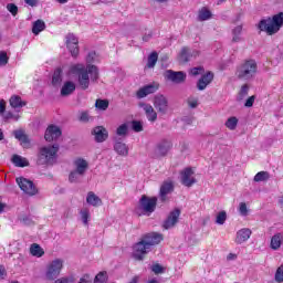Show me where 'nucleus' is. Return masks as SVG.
<instances>
[{"label": "nucleus", "instance_id": "nucleus-1", "mask_svg": "<svg viewBox=\"0 0 283 283\" xmlns=\"http://www.w3.org/2000/svg\"><path fill=\"white\" fill-rule=\"evenodd\" d=\"M85 64H73L70 66V74L76 76L78 87L82 90H88L90 83H96L98 81V67L92 63H96V52L91 51L86 56Z\"/></svg>", "mask_w": 283, "mask_h": 283}, {"label": "nucleus", "instance_id": "nucleus-2", "mask_svg": "<svg viewBox=\"0 0 283 283\" xmlns=\"http://www.w3.org/2000/svg\"><path fill=\"white\" fill-rule=\"evenodd\" d=\"M163 240V234L158 232L145 234L142 240L133 247V258L139 261L145 260V255L149 253L151 247L160 244Z\"/></svg>", "mask_w": 283, "mask_h": 283}, {"label": "nucleus", "instance_id": "nucleus-3", "mask_svg": "<svg viewBox=\"0 0 283 283\" xmlns=\"http://www.w3.org/2000/svg\"><path fill=\"white\" fill-rule=\"evenodd\" d=\"M283 25V12L274 14L272 18L263 19L259 22V30L266 32L269 36L277 34Z\"/></svg>", "mask_w": 283, "mask_h": 283}, {"label": "nucleus", "instance_id": "nucleus-4", "mask_svg": "<svg viewBox=\"0 0 283 283\" xmlns=\"http://www.w3.org/2000/svg\"><path fill=\"white\" fill-rule=\"evenodd\" d=\"M258 74V62L255 60H245L238 65L235 76L240 81H251Z\"/></svg>", "mask_w": 283, "mask_h": 283}, {"label": "nucleus", "instance_id": "nucleus-5", "mask_svg": "<svg viewBox=\"0 0 283 283\" xmlns=\"http://www.w3.org/2000/svg\"><path fill=\"white\" fill-rule=\"evenodd\" d=\"M56 154H59V145L42 147L38 156V165H54Z\"/></svg>", "mask_w": 283, "mask_h": 283}, {"label": "nucleus", "instance_id": "nucleus-6", "mask_svg": "<svg viewBox=\"0 0 283 283\" xmlns=\"http://www.w3.org/2000/svg\"><path fill=\"white\" fill-rule=\"evenodd\" d=\"M65 264V260L63 259H54L46 264L44 277L50 282L56 280L61 272L63 271V266Z\"/></svg>", "mask_w": 283, "mask_h": 283}, {"label": "nucleus", "instance_id": "nucleus-7", "mask_svg": "<svg viewBox=\"0 0 283 283\" xmlns=\"http://www.w3.org/2000/svg\"><path fill=\"white\" fill-rule=\"evenodd\" d=\"M15 182L20 187L21 191H23V193H27V196H36L39 193V189L34 185V182L30 179L18 177L15 179Z\"/></svg>", "mask_w": 283, "mask_h": 283}, {"label": "nucleus", "instance_id": "nucleus-8", "mask_svg": "<svg viewBox=\"0 0 283 283\" xmlns=\"http://www.w3.org/2000/svg\"><path fill=\"white\" fill-rule=\"evenodd\" d=\"M153 105L161 116H165L169 112V99L163 94L155 95Z\"/></svg>", "mask_w": 283, "mask_h": 283}, {"label": "nucleus", "instance_id": "nucleus-9", "mask_svg": "<svg viewBox=\"0 0 283 283\" xmlns=\"http://www.w3.org/2000/svg\"><path fill=\"white\" fill-rule=\"evenodd\" d=\"M158 202V199L156 197H147L143 196L139 200V207L144 211V213H147L149 216L150 213H154L156 211V205Z\"/></svg>", "mask_w": 283, "mask_h": 283}, {"label": "nucleus", "instance_id": "nucleus-10", "mask_svg": "<svg viewBox=\"0 0 283 283\" xmlns=\"http://www.w3.org/2000/svg\"><path fill=\"white\" fill-rule=\"evenodd\" d=\"M180 182L184 187H193L196 185V177H193V169L186 168L180 172Z\"/></svg>", "mask_w": 283, "mask_h": 283}, {"label": "nucleus", "instance_id": "nucleus-11", "mask_svg": "<svg viewBox=\"0 0 283 283\" xmlns=\"http://www.w3.org/2000/svg\"><path fill=\"white\" fill-rule=\"evenodd\" d=\"M66 48L70 51L71 56L76 59V56H78V38L72 33H69L66 35Z\"/></svg>", "mask_w": 283, "mask_h": 283}, {"label": "nucleus", "instance_id": "nucleus-12", "mask_svg": "<svg viewBox=\"0 0 283 283\" xmlns=\"http://www.w3.org/2000/svg\"><path fill=\"white\" fill-rule=\"evenodd\" d=\"M165 78H167L168 81H171L172 83H185V78H187V74H185V72L182 71H172V70H168L165 72L164 74Z\"/></svg>", "mask_w": 283, "mask_h": 283}, {"label": "nucleus", "instance_id": "nucleus-13", "mask_svg": "<svg viewBox=\"0 0 283 283\" xmlns=\"http://www.w3.org/2000/svg\"><path fill=\"white\" fill-rule=\"evenodd\" d=\"M180 218V209L172 210L168 218L164 221V229H174L178 224V219Z\"/></svg>", "mask_w": 283, "mask_h": 283}, {"label": "nucleus", "instance_id": "nucleus-14", "mask_svg": "<svg viewBox=\"0 0 283 283\" xmlns=\"http://www.w3.org/2000/svg\"><path fill=\"white\" fill-rule=\"evenodd\" d=\"M196 56H200V51L191 50L187 46L182 48L179 54L181 63H189V61H191V59H196Z\"/></svg>", "mask_w": 283, "mask_h": 283}, {"label": "nucleus", "instance_id": "nucleus-15", "mask_svg": "<svg viewBox=\"0 0 283 283\" xmlns=\"http://www.w3.org/2000/svg\"><path fill=\"white\" fill-rule=\"evenodd\" d=\"M61 134L62 132L59 126L50 125L45 130L44 138L48 140V143H52V140L60 138Z\"/></svg>", "mask_w": 283, "mask_h": 283}, {"label": "nucleus", "instance_id": "nucleus-16", "mask_svg": "<svg viewBox=\"0 0 283 283\" xmlns=\"http://www.w3.org/2000/svg\"><path fill=\"white\" fill-rule=\"evenodd\" d=\"M171 147H174V145L171 144V142L169 140H163L160 142L156 149H155V154L157 156V158H163L165 157L167 154H169V150L171 149Z\"/></svg>", "mask_w": 283, "mask_h": 283}, {"label": "nucleus", "instance_id": "nucleus-17", "mask_svg": "<svg viewBox=\"0 0 283 283\" xmlns=\"http://www.w3.org/2000/svg\"><path fill=\"white\" fill-rule=\"evenodd\" d=\"M92 134L95 137L96 143H105V140H107V138L109 137L107 128L103 126H96L93 129Z\"/></svg>", "mask_w": 283, "mask_h": 283}, {"label": "nucleus", "instance_id": "nucleus-18", "mask_svg": "<svg viewBox=\"0 0 283 283\" xmlns=\"http://www.w3.org/2000/svg\"><path fill=\"white\" fill-rule=\"evenodd\" d=\"M140 107L145 112V115L149 123H156V120H158V113H156V109H154V106H151V104L143 103L140 104Z\"/></svg>", "mask_w": 283, "mask_h": 283}, {"label": "nucleus", "instance_id": "nucleus-19", "mask_svg": "<svg viewBox=\"0 0 283 283\" xmlns=\"http://www.w3.org/2000/svg\"><path fill=\"white\" fill-rule=\"evenodd\" d=\"M155 92H158V84H148L139 88L136 96L137 98H145L146 96H149V94H155Z\"/></svg>", "mask_w": 283, "mask_h": 283}, {"label": "nucleus", "instance_id": "nucleus-20", "mask_svg": "<svg viewBox=\"0 0 283 283\" xmlns=\"http://www.w3.org/2000/svg\"><path fill=\"white\" fill-rule=\"evenodd\" d=\"M174 192V182L171 181H165L161 187H160V200L161 202H166L167 201V196H169V193Z\"/></svg>", "mask_w": 283, "mask_h": 283}, {"label": "nucleus", "instance_id": "nucleus-21", "mask_svg": "<svg viewBox=\"0 0 283 283\" xmlns=\"http://www.w3.org/2000/svg\"><path fill=\"white\" fill-rule=\"evenodd\" d=\"M251 233H253V232L249 228H243V229L239 230L237 232L235 243L244 244V242H247L251 238Z\"/></svg>", "mask_w": 283, "mask_h": 283}, {"label": "nucleus", "instance_id": "nucleus-22", "mask_svg": "<svg viewBox=\"0 0 283 283\" xmlns=\"http://www.w3.org/2000/svg\"><path fill=\"white\" fill-rule=\"evenodd\" d=\"M74 92H76V84L72 81H66L62 85L60 94L61 96H72Z\"/></svg>", "mask_w": 283, "mask_h": 283}, {"label": "nucleus", "instance_id": "nucleus-23", "mask_svg": "<svg viewBox=\"0 0 283 283\" xmlns=\"http://www.w3.org/2000/svg\"><path fill=\"white\" fill-rule=\"evenodd\" d=\"M74 167H75L74 169L75 171L85 176L87 169L90 168V164L87 163V160L83 158H77L74 160Z\"/></svg>", "mask_w": 283, "mask_h": 283}, {"label": "nucleus", "instance_id": "nucleus-24", "mask_svg": "<svg viewBox=\"0 0 283 283\" xmlns=\"http://www.w3.org/2000/svg\"><path fill=\"white\" fill-rule=\"evenodd\" d=\"M211 81H213V73L208 72L207 74H205L197 83V87L200 92H202V90H207V85H209L211 83Z\"/></svg>", "mask_w": 283, "mask_h": 283}, {"label": "nucleus", "instance_id": "nucleus-25", "mask_svg": "<svg viewBox=\"0 0 283 283\" xmlns=\"http://www.w3.org/2000/svg\"><path fill=\"white\" fill-rule=\"evenodd\" d=\"M114 150L118 156H128L129 148L127 147V144L118 142V138L115 137V144H114Z\"/></svg>", "mask_w": 283, "mask_h": 283}, {"label": "nucleus", "instance_id": "nucleus-26", "mask_svg": "<svg viewBox=\"0 0 283 283\" xmlns=\"http://www.w3.org/2000/svg\"><path fill=\"white\" fill-rule=\"evenodd\" d=\"M282 242H283V233L279 232L272 237L270 247L273 251H277V249L282 247Z\"/></svg>", "mask_w": 283, "mask_h": 283}, {"label": "nucleus", "instance_id": "nucleus-27", "mask_svg": "<svg viewBox=\"0 0 283 283\" xmlns=\"http://www.w3.org/2000/svg\"><path fill=\"white\" fill-rule=\"evenodd\" d=\"M86 202L87 205H91V207H101L103 205V200H101L93 191L87 193Z\"/></svg>", "mask_w": 283, "mask_h": 283}, {"label": "nucleus", "instance_id": "nucleus-28", "mask_svg": "<svg viewBox=\"0 0 283 283\" xmlns=\"http://www.w3.org/2000/svg\"><path fill=\"white\" fill-rule=\"evenodd\" d=\"M9 103L11 105V107H13V109H19L21 107H25L28 105V103L23 102V99H21V96L19 95H13L10 97Z\"/></svg>", "mask_w": 283, "mask_h": 283}, {"label": "nucleus", "instance_id": "nucleus-29", "mask_svg": "<svg viewBox=\"0 0 283 283\" xmlns=\"http://www.w3.org/2000/svg\"><path fill=\"white\" fill-rule=\"evenodd\" d=\"M63 83V69L57 67L55 69L53 76H52V85L54 87H59Z\"/></svg>", "mask_w": 283, "mask_h": 283}, {"label": "nucleus", "instance_id": "nucleus-30", "mask_svg": "<svg viewBox=\"0 0 283 283\" xmlns=\"http://www.w3.org/2000/svg\"><path fill=\"white\" fill-rule=\"evenodd\" d=\"M11 160L15 167H30V161L21 155H13Z\"/></svg>", "mask_w": 283, "mask_h": 283}, {"label": "nucleus", "instance_id": "nucleus-31", "mask_svg": "<svg viewBox=\"0 0 283 283\" xmlns=\"http://www.w3.org/2000/svg\"><path fill=\"white\" fill-rule=\"evenodd\" d=\"M30 253L34 258H43V255H45V251H43V248H41V245L36 243L31 244Z\"/></svg>", "mask_w": 283, "mask_h": 283}, {"label": "nucleus", "instance_id": "nucleus-32", "mask_svg": "<svg viewBox=\"0 0 283 283\" xmlns=\"http://www.w3.org/2000/svg\"><path fill=\"white\" fill-rule=\"evenodd\" d=\"M211 19V11L206 7L201 8L198 13L199 21H209Z\"/></svg>", "mask_w": 283, "mask_h": 283}, {"label": "nucleus", "instance_id": "nucleus-33", "mask_svg": "<svg viewBox=\"0 0 283 283\" xmlns=\"http://www.w3.org/2000/svg\"><path fill=\"white\" fill-rule=\"evenodd\" d=\"M240 34H242V25H238L232 30L233 43H240V41H242V38L240 36Z\"/></svg>", "mask_w": 283, "mask_h": 283}, {"label": "nucleus", "instance_id": "nucleus-34", "mask_svg": "<svg viewBox=\"0 0 283 283\" xmlns=\"http://www.w3.org/2000/svg\"><path fill=\"white\" fill-rule=\"evenodd\" d=\"M269 178H271L269 171H260L254 176L253 180L254 182H265Z\"/></svg>", "mask_w": 283, "mask_h": 283}, {"label": "nucleus", "instance_id": "nucleus-35", "mask_svg": "<svg viewBox=\"0 0 283 283\" xmlns=\"http://www.w3.org/2000/svg\"><path fill=\"white\" fill-rule=\"evenodd\" d=\"M45 30V22L38 20L33 23L32 32L33 34H39Z\"/></svg>", "mask_w": 283, "mask_h": 283}, {"label": "nucleus", "instance_id": "nucleus-36", "mask_svg": "<svg viewBox=\"0 0 283 283\" xmlns=\"http://www.w3.org/2000/svg\"><path fill=\"white\" fill-rule=\"evenodd\" d=\"M156 63H158V53L153 52V53L148 56L147 67H149V69L156 67Z\"/></svg>", "mask_w": 283, "mask_h": 283}, {"label": "nucleus", "instance_id": "nucleus-37", "mask_svg": "<svg viewBox=\"0 0 283 283\" xmlns=\"http://www.w3.org/2000/svg\"><path fill=\"white\" fill-rule=\"evenodd\" d=\"M83 176H85V175L80 174L77 170H73L69 175V180H70V182H78V180H81V178H83Z\"/></svg>", "mask_w": 283, "mask_h": 283}, {"label": "nucleus", "instance_id": "nucleus-38", "mask_svg": "<svg viewBox=\"0 0 283 283\" xmlns=\"http://www.w3.org/2000/svg\"><path fill=\"white\" fill-rule=\"evenodd\" d=\"M129 132V128L127 126V124H122L117 129H116V134L117 136H120L122 138H125V136H127V133Z\"/></svg>", "mask_w": 283, "mask_h": 283}, {"label": "nucleus", "instance_id": "nucleus-39", "mask_svg": "<svg viewBox=\"0 0 283 283\" xmlns=\"http://www.w3.org/2000/svg\"><path fill=\"white\" fill-rule=\"evenodd\" d=\"M83 224L87 226L90 222V209L84 208L80 211Z\"/></svg>", "mask_w": 283, "mask_h": 283}, {"label": "nucleus", "instance_id": "nucleus-40", "mask_svg": "<svg viewBox=\"0 0 283 283\" xmlns=\"http://www.w3.org/2000/svg\"><path fill=\"white\" fill-rule=\"evenodd\" d=\"M95 107H97V109H102L103 112H105V109H107V107H109V101H107V99H97L95 102Z\"/></svg>", "mask_w": 283, "mask_h": 283}, {"label": "nucleus", "instance_id": "nucleus-41", "mask_svg": "<svg viewBox=\"0 0 283 283\" xmlns=\"http://www.w3.org/2000/svg\"><path fill=\"white\" fill-rule=\"evenodd\" d=\"M226 127H228V129H231L233 132V129L238 127V117L228 118V120L226 122Z\"/></svg>", "mask_w": 283, "mask_h": 283}, {"label": "nucleus", "instance_id": "nucleus-42", "mask_svg": "<svg viewBox=\"0 0 283 283\" xmlns=\"http://www.w3.org/2000/svg\"><path fill=\"white\" fill-rule=\"evenodd\" d=\"M94 283H107V272H99L95 276Z\"/></svg>", "mask_w": 283, "mask_h": 283}, {"label": "nucleus", "instance_id": "nucleus-43", "mask_svg": "<svg viewBox=\"0 0 283 283\" xmlns=\"http://www.w3.org/2000/svg\"><path fill=\"white\" fill-rule=\"evenodd\" d=\"M227 222V212L226 211H220L217 214L216 223L217 224H224Z\"/></svg>", "mask_w": 283, "mask_h": 283}, {"label": "nucleus", "instance_id": "nucleus-44", "mask_svg": "<svg viewBox=\"0 0 283 283\" xmlns=\"http://www.w3.org/2000/svg\"><path fill=\"white\" fill-rule=\"evenodd\" d=\"M7 10L12 14V17H17V14H19V7L14 3H8Z\"/></svg>", "mask_w": 283, "mask_h": 283}, {"label": "nucleus", "instance_id": "nucleus-45", "mask_svg": "<svg viewBox=\"0 0 283 283\" xmlns=\"http://www.w3.org/2000/svg\"><path fill=\"white\" fill-rule=\"evenodd\" d=\"M275 282H283V265L279 266L275 273Z\"/></svg>", "mask_w": 283, "mask_h": 283}, {"label": "nucleus", "instance_id": "nucleus-46", "mask_svg": "<svg viewBox=\"0 0 283 283\" xmlns=\"http://www.w3.org/2000/svg\"><path fill=\"white\" fill-rule=\"evenodd\" d=\"M239 213L241 216H248L249 214V209L247 208V203L245 202H241L239 205Z\"/></svg>", "mask_w": 283, "mask_h": 283}, {"label": "nucleus", "instance_id": "nucleus-47", "mask_svg": "<svg viewBox=\"0 0 283 283\" xmlns=\"http://www.w3.org/2000/svg\"><path fill=\"white\" fill-rule=\"evenodd\" d=\"M20 145L24 147V149L30 148V138L28 135H24V137L20 139Z\"/></svg>", "mask_w": 283, "mask_h": 283}, {"label": "nucleus", "instance_id": "nucleus-48", "mask_svg": "<svg viewBox=\"0 0 283 283\" xmlns=\"http://www.w3.org/2000/svg\"><path fill=\"white\" fill-rule=\"evenodd\" d=\"M205 72V69L201 67V66H198V67H193L190 70V74L192 76H199V74H202Z\"/></svg>", "mask_w": 283, "mask_h": 283}, {"label": "nucleus", "instance_id": "nucleus-49", "mask_svg": "<svg viewBox=\"0 0 283 283\" xmlns=\"http://www.w3.org/2000/svg\"><path fill=\"white\" fill-rule=\"evenodd\" d=\"M132 125H133V129L135 132H137V133L143 132V123H140L138 120H133Z\"/></svg>", "mask_w": 283, "mask_h": 283}, {"label": "nucleus", "instance_id": "nucleus-50", "mask_svg": "<svg viewBox=\"0 0 283 283\" xmlns=\"http://www.w3.org/2000/svg\"><path fill=\"white\" fill-rule=\"evenodd\" d=\"M188 105H189V107H191V109H196V107H198V98L189 97Z\"/></svg>", "mask_w": 283, "mask_h": 283}, {"label": "nucleus", "instance_id": "nucleus-51", "mask_svg": "<svg viewBox=\"0 0 283 283\" xmlns=\"http://www.w3.org/2000/svg\"><path fill=\"white\" fill-rule=\"evenodd\" d=\"M0 65H8V53L0 52Z\"/></svg>", "mask_w": 283, "mask_h": 283}, {"label": "nucleus", "instance_id": "nucleus-52", "mask_svg": "<svg viewBox=\"0 0 283 283\" xmlns=\"http://www.w3.org/2000/svg\"><path fill=\"white\" fill-rule=\"evenodd\" d=\"M249 94V85H243L239 92L240 98H244Z\"/></svg>", "mask_w": 283, "mask_h": 283}, {"label": "nucleus", "instance_id": "nucleus-53", "mask_svg": "<svg viewBox=\"0 0 283 283\" xmlns=\"http://www.w3.org/2000/svg\"><path fill=\"white\" fill-rule=\"evenodd\" d=\"M13 136L14 138H17V140L20 142L25 136V132H23L22 129L13 130Z\"/></svg>", "mask_w": 283, "mask_h": 283}, {"label": "nucleus", "instance_id": "nucleus-54", "mask_svg": "<svg viewBox=\"0 0 283 283\" xmlns=\"http://www.w3.org/2000/svg\"><path fill=\"white\" fill-rule=\"evenodd\" d=\"M80 120H81V123H90V113L82 112L80 114Z\"/></svg>", "mask_w": 283, "mask_h": 283}, {"label": "nucleus", "instance_id": "nucleus-55", "mask_svg": "<svg viewBox=\"0 0 283 283\" xmlns=\"http://www.w3.org/2000/svg\"><path fill=\"white\" fill-rule=\"evenodd\" d=\"M151 271H154L155 274L158 275V274L163 273L164 269L160 264H155V265H153Z\"/></svg>", "mask_w": 283, "mask_h": 283}, {"label": "nucleus", "instance_id": "nucleus-56", "mask_svg": "<svg viewBox=\"0 0 283 283\" xmlns=\"http://www.w3.org/2000/svg\"><path fill=\"white\" fill-rule=\"evenodd\" d=\"M10 118H12L13 120H19L20 116H19V115H14V114H12V113H7V114L4 115V119H6V120H10Z\"/></svg>", "mask_w": 283, "mask_h": 283}, {"label": "nucleus", "instance_id": "nucleus-57", "mask_svg": "<svg viewBox=\"0 0 283 283\" xmlns=\"http://www.w3.org/2000/svg\"><path fill=\"white\" fill-rule=\"evenodd\" d=\"M253 103H255V96H250V97L247 99L244 106H245V107H253Z\"/></svg>", "mask_w": 283, "mask_h": 283}, {"label": "nucleus", "instance_id": "nucleus-58", "mask_svg": "<svg viewBox=\"0 0 283 283\" xmlns=\"http://www.w3.org/2000/svg\"><path fill=\"white\" fill-rule=\"evenodd\" d=\"M78 283H92L90 280V275H84L83 277L80 279Z\"/></svg>", "mask_w": 283, "mask_h": 283}, {"label": "nucleus", "instance_id": "nucleus-59", "mask_svg": "<svg viewBox=\"0 0 283 283\" xmlns=\"http://www.w3.org/2000/svg\"><path fill=\"white\" fill-rule=\"evenodd\" d=\"M6 113V101H0V114L3 115Z\"/></svg>", "mask_w": 283, "mask_h": 283}, {"label": "nucleus", "instance_id": "nucleus-60", "mask_svg": "<svg viewBox=\"0 0 283 283\" xmlns=\"http://www.w3.org/2000/svg\"><path fill=\"white\" fill-rule=\"evenodd\" d=\"M151 36H153V33L151 31H149L148 33H146L144 36H143V41L145 43H147V41H150L151 40Z\"/></svg>", "mask_w": 283, "mask_h": 283}, {"label": "nucleus", "instance_id": "nucleus-61", "mask_svg": "<svg viewBox=\"0 0 283 283\" xmlns=\"http://www.w3.org/2000/svg\"><path fill=\"white\" fill-rule=\"evenodd\" d=\"M24 2L27 3V6H31V8H34V6L39 3V0H24Z\"/></svg>", "mask_w": 283, "mask_h": 283}, {"label": "nucleus", "instance_id": "nucleus-62", "mask_svg": "<svg viewBox=\"0 0 283 283\" xmlns=\"http://www.w3.org/2000/svg\"><path fill=\"white\" fill-rule=\"evenodd\" d=\"M6 277V268L0 265V280H3Z\"/></svg>", "mask_w": 283, "mask_h": 283}, {"label": "nucleus", "instance_id": "nucleus-63", "mask_svg": "<svg viewBox=\"0 0 283 283\" xmlns=\"http://www.w3.org/2000/svg\"><path fill=\"white\" fill-rule=\"evenodd\" d=\"M8 206L6 203L0 202V213H3Z\"/></svg>", "mask_w": 283, "mask_h": 283}, {"label": "nucleus", "instance_id": "nucleus-64", "mask_svg": "<svg viewBox=\"0 0 283 283\" xmlns=\"http://www.w3.org/2000/svg\"><path fill=\"white\" fill-rule=\"evenodd\" d=\"M147 283H160V282L156 279H151V280H148Z\"/></svg>", "mask_w": 283, "mask_h": 283}]
</instances>
